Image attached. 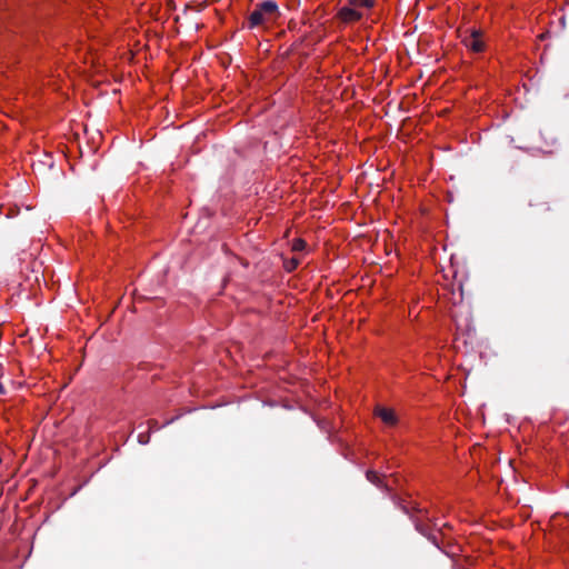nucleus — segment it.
I'll list each match as a JSON object with an SVG mask.
<instances>
[{
	"label": "nucleus",
	"instance_id": "nucleus-1",
	"mask_svg": "<svg viewBox=\"0 0 569 569\" xmlns=\"http://www.w3.org/2000/svg\"><path fill=\"white\" fill-rule=\"evenodd\" d=\"M279 14L277 2L273 0H266L256 4L253 11L248 17V27L250 29L267 27L273 23Z\"/></svg>",
	"mask_w": 569,
	"mask_h": 569
},
{
	"label": "nucleus",
	"instance_id": "nucleus-2",
	"mask_svg": "<svg viewBox=\"0 0 569 569\" xmlns=\"http://www.w3.org/2000/svg\"><path fill=\"white\" fill-rule=\"evenodd\" d=\"M462 43L473 52H481L485 48V43L481 39V32L476 29L470 30L469 33L462 37Z\"/></svg>",
	"mask_w": 569,
	"mask_h": 569
},
{
	"label": "nucleus",
	"instance_id": "nucleus-3",
	"mask_svg": "<svg viewBox=\"0 0 569 569\" xmlns=\"http://www.w3.org/2000/svg\"><path fill=\"white\" fill-rule=\"evenodd\" d=\"M338 17L343 22L349 23V22L358 21L362 17V13L359 10H357L356 8L342 7L338 12Z\"/></svg>",
	"mask_w": 569,
	"mask_h": 569
},
{
	"label": "nucleus",
	"instance_id": "nucleus-4",
	"mask_svg": "<svg viewBox=\"0 0 569 569\" xmlns=\"http://www.w3.org/2000/svg\"><path fill=\"white\" fill-rule=\"evenodd\" d=\"M367 479L378 487L387 486V483H386L387 477L385 475L381 476L376 471H368Z\"/></svg>",
	"mask_w": 569,
	"mask_h": 569
},
{
	"label": "nucleus",
	"instance_id": "nucleus-5",
	"mask_svg": "<svg viewBox=\"0 0 569 569\" xmlns=\"http://www.w3.org/2000/svg\"><path fill=\"white\" fill-rule=\"evenodd\" d=\"M376 415L379 416L386 425H391V410L378 406L376 408Z\"/></svg>",
	"mask_w": 569,
	"mask_h": 569
},
{
	"label": "nucleus",
	"instance_id": "nucleus-6",
	"mask_svg": "<svg viewBox=\"0 0 569 569\" xmlns=\"http://www.w3.org/2000/svg\"><path fill=\"white\" fill-rule=\"evenodd\" d=\"M299 263H300V260H299V258H296V257L290 258V259H284L283 260V268L286 269V271L292 272L293 270L297 269Z\"/></svg>",
	"mask_w": 569,
	"mask_h": 569
},
{
	"label": "nucleus",
	"instance_id": "nucleus-7",
	"mask_svg": "<svg viewBox=\"0 0 569 569\" xmlns=\"http://www.w3.org/2000/svg\"><path fill=\"white\" fill-rule=\"evenodd\" d=\"M349 4L357 10L361 8H370L373 4L372 0H349Z\"/></svg>",
	"mask_w": 569,
	"mask_h": 569
},
{
	"label": "nucleus",
	"instance_id": "nucleus-8",
	"mask_svg": "<svg viewBox=\"0 0 569 569\" xmlns=\"http://www.w3.org/2000/svg\"><path fill=\"white\" fill-rule=\"evenodd\" d=\"M306 246H307V243L303 239H300V238L293 239L292 251H295V252L303 251Z\"/></svg>",
	"mask_w": 569,
	"mask_h": 569
},
{
	"label": "nucleus",
	"instance_id": "nucleus-9",
	"mask_svg": "<svg viewBox=\"0 0 569 569\" xmlns=\"http://www.w3.org/2000/svg\"><path fill=\"white\" fill-rule=\"evenodd\" d=\"M138 441L141 445L148 443L149 442V435L140 433L139 437H138Z\"/></svg>",
	"mask_w": 569,
	"mask_h": 569
},
{
	"label": "nucleus",
	"instance_id": "nucleus-10",
	"mask_svg": "<svg viewBox=\"0 0 569 569\" xmlns=\"http://www.w3.org/2000/svg\"><path fill=\"white\" fill-rule=\"evenodd\" d=\"M150 429L157 428L158 422L156 420H149Z\"/></svg>",
	"mask_w": 569,
	"mask_h": 569
},
{
	"label": "nucleus",
	"instance_id": "nucleus-11",
	"mask_svg": "<svg viewBox=\"0 0 569 569\" xmlns=\"http://www.w3.org/2000/svg\"><path fill=\"white\" fill-rule=\"evenodd\" d=\"M6 392V389L4 387L2 386V383L0 382V395H3Z\"/></svg>",
	"mask_w": 569,
	"mask_h": 569
}]
</instances>
